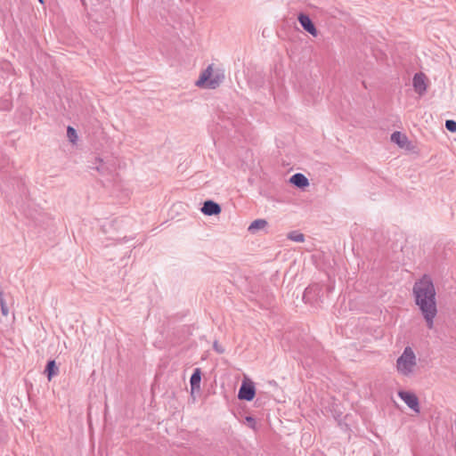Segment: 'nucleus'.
<instances>
[{"label":"nucleus","mask_w":456,"mask_h":456,"mask_svg":"<svg viewBox=\"0 0 456 456\" xmlns=\"http://www.w3.org/2000/svg\"><path fill=\"white\" fill-rule=\"evenodd\" d=\"M288 239L296 242H304L305 235L297 231H293L288 234Z\"/></svg>","instance_id":"16"},{"label":"nucleus","mask_w":456,"mask_h":456,"mask_svg":"<svg viewBox=\"0 0 456 456\" xmlns=\"http://www.w3.org/2000/svg\"><path fill=\"white\" fill-rule=\"evenodd\" d=\"M214 348H215L218 353H223V352H224V350H223V349H220V348H219V346H217V343H216V342H215V343H214Z\"/></svg>","instance_id":"22"},{"label":"nucleus","mask_w":456,"mask_h":456,"mask_svg":"<svg viewBox=\"0 0 456 456\" xmlns=\"http://www.w3.org/2000/svg\"><path fill=\"white\" fill-rule=\"evenodd\" d=\"M221 206L211 200H206L201 208L202 213L206 216L218 215L221 213Z\"/></svg>","instance_id":"9"},{"label":"nucleus","mask_w":456,"mask_h":456,"mask_svg":"<svg viewBox=\"0 0 456 456\" xmlns=\"http://www.w3.org/2000/svg\"><path fill=\"white\" fill-rule=\"evenodd\" d=\"M246 421L248 423L250 428H252L253 429L256 428V419L253 417H251V416L246 417Z\"/></svg>","instance_id":"21"},{"label":"nucleus","mask_w":456,"mask_h":456,"mask_svg":"<svg viewBox=\"0 0 456 456\" xmlns=\"http://www.w3.org/2000/svg\"><path fill=\"white\" fill-rule=\"evenodd\" d=\"M417 366L415 353L410 346H406L403 354L396 360V370L403 376L410 377L414 373Z\"/></svg>","instance_id":"2"},{"label":"nucleus","mask_w":456,"mask_h":456,"mask_svg":"<svg viewBox=\"0 0 456 456\" xmlns=\"http://www.w3.org/2000/svg\"><path fill=\"white\" fill-rule=\"evenodd\" d=\"M212 66H208L200 76L195 85L199 87H207L215 89L221 84L224 77L220 75L213 76Z\"/></svg>","instance_id":"3"},{"label":"nucleus","mask_w":456,"mask_h":456,"mask_svg":"<svg viewBox=\"0 0 456 456\" xmlns=\"http://www.w3.org/2000/svg\"><path fill=\"white\" fill-rule=\"evenodd\" d=\"M12 107V103L8 99H0V110H8Z\"/></svg>","instance_id":"19"},{"label":"nucleus","mask_w":456,"mask_h":456,"mask_svg":"<svg viewBox=\"0 0 456 456\" xmlns=\"http://www.w3.org/2000/svg\"><path fill=\"white\" fill-rule=\"evenodd\" d=\"M414 90L419 95H423L427 91L426 76L422 72L416 73L412 79Z\"/></svg>","instance_id":"8"},{"label":"nucleus","mask_w":456,"mask_h":456,"mask_svg":"<svg viewBox=\"0 0 456 456\" xmlns=\"http://www.w3.org/2000/svg\"><path fill=\"white\" fill-rule=\"evenodd\" d=\"M289 182L293 185H295L298 188H301V189L309 185L308 179L305 177V175H304L303 174H300V173H297V174L293 175L290 177Z\"/></svg>","instance_id":"11"},{"label":"nucleus","mask_w":456,"mask_h":456,"mask_svg":"<svg viewBox=\"0 0 456 456\" xmlns=\"http://www.w3.org/2000/svg\"><path fill=\"white\" fill-rule=\"evenodd\" d=\"M391 141L403 148L406 145L408 139L404 134L395 131L391 134Z\"/></svg>","instance_id":"14"},{"label":"nucleus","mask_w":456,"mask_h":456,"mask_svg":"<svg viewBox=\"0 0 456 456\" xmlns=\"http://www.w3.org/2000/svg\"><path fill=\"white\" fill-rule=\"evenodd\" d=\"M201 380V371L200 368H196L191 376L190 383L191 391L200 390Z\"/></svg>","instance_id":"12"},{"label":"nucleus","mask_w":456,"mask_h":456,"mask_svg":"<svg viewBox=\"0 0 456 456\" xmlns=\"http://www.w3.org/2000/svg\"><path fill=\"white\" fill-rule=\"evenodd\" d=\"M38 1H39L41 4H43V3H44V1H43V0H38Z\"/></svg>","instance_id":"23"},{"label":"nucleus","mask_w":456,"mask_h":456,"mask_svg":"<svg viewBox=\"0 0 456 456\" xmlns=\"http://www.w3.org/2000/svg\"><path fill=\"white\" fill-rule=\"evenodd\" d=\"M445 127L448 131L455 133L456 132V121L449 119L445 121Z\"/></svg>","instance_id":"20"},{"label":"nucleus","mask_w":456,"mask_h":456,"mask_svg":"<svg viewBox=\"0 0 456 456\" xmlns=\"http://www.w3.org/2000/svg\"><path fill=\"white\" fill-rule=\"evenodd\" d=\"M90 167L95 169L102 175H110L114 170L113 165L104 162L101 158H95L94 162Z\"/></svg>","instance_id":"7"},{"label":"nucleus","mask_w":456,"mask_h":456,"mask_svg":"<svg viewBox=\"0 0 456 456\" xmlns=\"http://www.w3.org/2000/svg\"><path fill=\"white\" fill-rule=\"evenodd\" d=\"M256 395L255 386L252 382L243 381L238 393L240 400L252 401Z\"/></svg>","instance_id":"4"},{"label":"nucleus","mask_w":456,"mask_h":456,"mask_svg":"<svg viewBox=\"0 0 456 456\" xmlns=\"http://www.w3.org/2000/svg\"><path fill=\"white\" fill-rule=\"evenodd\" d=\"M297 20H298V22L300 23V25L302 26V28L306 32H308L313 37L318 36V30L307 14L300 12L297 16Z\"/></svg>","instance_id":"6"},{"label":"nucleus","mask_w":456,"mask_h":456,"mask_svg":"<svg viewBox=\"0 0 456 456\" xmlns=\"http://www.w3.org/2000/svg\"><path fill=\"white\" fill-rule=\"evenodd\" d=\"M67 135H68L69 141L72 142H75V141L77 138L76 130L73 127H71V126H68V128H67Z\"/></svg>","instance_id":"18"},{"label":"nucleus","mask_w":456,"mask_h":456,"mask_svg":"<svg viewBox=\"0 0 456 456\" xmlns=\"http://www.w3.org/2000/svg\"><path fill=\"white\" fill-rule=\"evenodd\" d=\"M412 293L415 304L419 306L423 318L426 321L427 327L433 329L434 319L437 314L436 292L431 278L424 274L419 280L415 281Z\"/></svg>","instance_id":"1"},{"label":"nucleus","mask_w":456,"mask_h":456,"mask_svg":"<svg viewBox=\"0 0 456 456\" xmlns=\"http://www.w3.org/2000/svg\"><path fill=\"white\" fill-rule=\"evenodd\" d=\"M399 397L415 412H419V403L417 395L407 391H399Z\"/></svg>","instance_id":"5"},{"label":"nucleus","mask_w":456,"mask_h":456,"mask_svg":"<svg viewBox=\"0 0 456 456\" xmlns=\"http://www.w3.org/2000/svg\"><path fill=\"white\" fill-rule=\"evenodd\" d=\"M0 306H1V313L4 316H7L9 314V309L7 307V305L5 303V300L3 297V291L0 290Z\"/></svg>","instance_id":"17"},{"label":"nucleus","mask_w":456,"mask_h":456,"mask_svg":"<svg viewBox=\"0 0 456 456\" xmlns=\"http://www.w3.org/2000/svg\"><path fill=\"white\" fill-rule=\"evenodd\" d=\"M321 291V288L318 284L308 286L304 292L303 300L305 303H310L314 296H318Z\"/></svg>","instance_id":"10"},{"label":"nucleus","mask_w":456,"mask_h":456,"mask_svg":"<svg viewBox=\"0 0 456 456\" xmlns=\"http://www.w3.org/2000/svg\"><path fill=\"white\" fill-rule=\"evenodd\" d=\"M59 372V368L56 365V362L54 360H50L47 362V364L45 366V373L47 376L48 380H51L53 377L56 376Z\"/></svg>","instance_id":"13"},{"label":"nucleus","mask_w":456,"mask_h":456,"mask_svg":"<svg viewBox=\"0 0 456 456\" xmlns=\"http://www.w3.org/2000/svg\"><path fill=\"white\" fill-rule=\"evenodd\" d=\"M268 223L265 219H256L248 226V230L251 233H255L258 230H262L267 226Z\"/></svg>","instance_id":"15"}]
</instances>
